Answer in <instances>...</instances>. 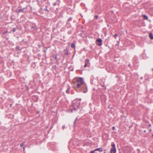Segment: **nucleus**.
Returning a JSON list of instances; mask_svg holds the SVG:
<instances>
[{
    "label": "nucleus",
    "mask_w": 153,
    "mask_h": 153,
    "mask_svg": "<svg viewBox=\"0 0 153 153\" xmlns=\"http://www.w3.org/2000/svg\"><path fill=\"white\" fill-rule=\"evenodd\" d=\"M31 27L34 29V30H36L37 29V27L35 23H32L31 25Z\"/></svg>",
    "instance_id": "obj_5"
},
{
    "label": "nucleus",
    "mask_w": 153,
    "mask_h": 153,
    "mask_svg": "<svg viewBox=\"0 0 153 153\" xmlns=\"http://www.w3.org/2000/svg\"><path fill=\"white\" fill-rule=\"evenodd\" d=\"M45 11H47L48 12H49V11L48 10V9H47V7H45Z\"/></svg>",
    "instance_id": "obj_29"
},
{
    "label": "nucleus",
    "mask_w": 153,
    "mask_h": 153,
    "mask_svg": "<svg viewBox=\"0 0 153 153\" xmlns=\"http://www.w3.org/2000/svg\"><path fill=\"white\" fill-rule=\"evenodd\" d=\"M77 119H78L77 117H76V118L75 119V120H74V126H74V125H75L76 122V121H77Z\"/></svg>",
    "instance_id": "obj_22"
},
{
    "label": "nucleus",
    "mask_w": 153,
    "mask_h": 153,
    "mask_svg": "<svg viewBox=\"0 0 153 153\" xmlns=\"http://www.w3.org/2000/svg\"><path fill=\"white\" fill-rule=\"evenodd\" d=\"M58 1V3H57V2H54V3H53V6H56V5H57V4H58V5H59V4L60 3V1H59V0H58V1Z\"/></svg>",
    "instance_id": "obj_13"
},
{
    "label": "nucleus",
    "mask_w": 153,
    "mask_h": 153,
    "mask_svg": "<svg viewBox=\"0 0 153 153\" xmlns=\"http://www.w3.org/2000/svg\"><path fill=\"white\" fill-rule=\"evenodd\" d=\"M149 36L151 39H153V34L152 33H150Z\"/></svg>",
    "instance_id": "obj_20"
},
{
    "label": "nucleus",
    "mask_w": 153,
    "mask_h": 153,
    "mask_svg": "<svg viewBox=\"0 0 153 153\" xmlns=\"http://www.w3.org/2000/svg\"><path fill=\"white\" fill-rule=\"evenodd\" d=\"M22 50V48L19 46H17L15 48V50L16 51H20Z\"/></svg>",
    "instance_id": "obj_8"
},
{
    "label": "nucleus",
    "mask_w": 153,
    "mask_h": 153,
    "mask_svg": "<svg viewBox=\"0 0 153 153\" xmlns=\"http://www.w3.org/2000/svg\"><path fill=\"white\" fill-rule=\"evenodd\" d=\"M2 37L4 39H6L7 40L9 39L8 38L6 37V36L5 35H4V36H3L2 34Z\"/></svg>",
    "instance_id": "obj_21"
},
{
    "label": "nucleus",
    "mask_w": 153,
    "mask_h": 153,
    "mask_svg": "<svg viewBox=\"0 0 153 153\" xmlns=\"http://www.w3.org/2000/svg\"><path fill=\"white\" fill-rule=\"evenodd\" d=\"M52 58L54 59H57V55L56 54H52Z\"/></svg>",
    "instance_id": "obj_14"
},
{
    "label": "nucleus",
    "mask_w": 153,
    "mask_h": 153,
    "mask_svg": "<svg viewBox=\"0 0 153 153\" xmlns=\"http://www.w3.org/2000/svg\"><path fill=\"white\" fill-rule=\"evenodd\" d=\"M24 41V39H22V42H23V41Z\"/></svg>",
    "instance_id": "obj_42"
},
{
    "label": "nucleus",
    "mask_w": 153,
    "mask_h": 153,
    "mask_svg": "<svg viewBox=\"0 0 153 153\" xmlns=\"http://www.w3.org/2000/svg\"><path fill=\"white\" fill-rule=\"evenodd\" d=\"M81 99H76L72 102V106L73 107L71 112L73 111H78V110L81 111L80 108V104L81 102Z\"/></svg>",
    "instance_id": "obj_2"
},
{
    "label": "nucleus",
    "mask_w": 153,
    "mask_h": 153,
    "mask_svg": "<svg viewBox=\"0 0 153 153\" xmlns=\"http://www.w3.org/2000/svg\"><path fill=\"white\" fill-rule=\"evenodd\" d=\"M18 27H13L12 30H11V31H13V32H14L16 31V30L18 29Z\"/></svg>",
    "instance_id": "obj_15"
},
{
    "label": "nucleus",
    "mask_w": 153,
    "mask_h": 153,
    "mask_svg": "<svg viewBox=\"0 0 153 153\" xmlns=\"http://www.w3.org/2000/svg\"><path fill=\"white\" fill-rule=\"evenodd\" d=\"M40 112L39 111L37 112V113L38 114Z\"/></svg>",
    "instance_id": "obj_44"
},
{
    "label": "nucleus",
    "mask_w": 153,
    "mask_h": 153,
    "mask_svg": "<svg viewBox=\"0 0 153 153\" xmlns=\"http://www.w3.org/2000/svg\"><path fill=\"white\" fill-rule=\"evenodd\" d=\"M55 68L56 67V65H55Z\"/></svg>",
    "instance_id": "obj_48"
},
{
    "label": "nucleus",
    "mask_w": 153,
    "mask_h": 153,
    "mask_svg": "<svg viewBox=\"0 0 153 153\" xmlns=\"http://www.w3.org/2000/svg\"><path fill=\"white\" fill-rule=\"evenodd\" d=\"M85 63L87 64H89V60L88 59H86L85 60Z\"/></svg>",
    "instance_id": "obj_17"
},
{
    "label": "nucleus",
    "mask_w": 153,
    "mask_h": 153,
    "mask_svg": "<svg viewBox=\"0 0 153 153\" xmlns=\"http://www.w3.org/2000/svg\"><path fill=\"white\" fill-rule=\"evenodd\" d=\"M47 50V49H46V50H44V52H45V53H46V50Z\"/></svg>",
    "instance_id": "obj_37"
},
{
    "label": "nucleus",
    "mask_w": 153,
    "mask_h": 153,
    "mask_svg": "<svg viewBox=\"0 0 153 153\" xmlns=\"http://www.w3.org/2000/svg\"><path fill=\"white\" fill-rule=\"evenodd\" d=\"M143 132L144 133H146V130H144V131H143Z\"/></svg>",
    "instance_id": "obj_38"
},
{
    "label": "nucleus",
    "mask_w": 153,
    "mask_h": 153,
    "mask_svg": "<svg viewBox=\"0 0 153 153\" xmlns=\"http://www.w3.org/2000/svg\"><path fill=\"white\" fill-rule=\"evenodd\" d=\"M72 19V18L71 17H70L68 19L67 22H69V21H71Z\"/></svg>",
    "instance_id": "obj_24"
},
{
    "label": "nucleus",
    "mask_w": 153,
    "mask_h": 153,
    "mask_svg": "<svg viewBox=\"0 0 153 153\" xmlns=\"http://www.w3.org/2000/svg\"><path fill=\"white\" fill-rule=\"evenodd\" d=\"M27 10V6H26L23 8H22V7L21 5H20L16 9V12L17 13H20L23 12L24 13H26Z\"/></svg>",
    "instance_id": "obj_3"
},
{
    "label": "nucleus",
    "mask_w": 153,
    "mask_h": 153,
    "mask_svg": "<svg viewBox=\"0 0 153 153\" xmlns=\"http://www.w3.org/2000/svg\"><path fill=\"white\" fill-rule=\"evenodd\" d=\"M143 16V17L144 19H146V20H147L148 19V17L146 15L144 14Z\"/></svg>",
    "instance_id": "obj_16"
},
{
    "label": "nucleus",
    "mask_w": 153,
    "mask_h": 153,
    "mask_svg": "<svg viewBox=\"0 0 153 153\" xmlns=\"http://www.w3.org/2000/svg\"><path fill=\"white\" fill-rule=\"evenodd\" d=\"M75 80L76 81L74 83L75 90H80L84 93L87 92V87L84 82L83 78L79 77L76 79Z\"/></svg>",
    "instance_id": "obj_1"
},
{
    "label": "nucleus",
    "mask_w": 153,
    "mask_h": 153,
    "mask_svg": "<svg viewBox=\"0 0 153 153\" xmlns=\"http://www.w3.org/2000/svg\"><path fill=\"white\" fill-rule=\"evenodd\" d=\"M8 32L7 31H6L2 33V35L3 36H4V35H5Z\"/></svg>",
    "instance_id": "obj_26"
},
{
    "label": "nucleus",
    "mask_w": 153,
    "mask_h": 153,
    "mask_svg": "<svg viewBox=\"0 0 153 153\" xmlns=\"http://www.w3.org/2000/svg\"><path fill=\"white\" fill-rule=\"evenodd\" d=\"M149 126H151V124H149Z\"/></svg>",
    "instance_id": "obj_39"
},
{
    "label": "nucleus",
    "mask_w": 153,
    "mask_h": 153,
    "mask_svg": "<svg viewBox=\"0 0 153 153\" xmlns=\"http://www.w3.org/2000/svg\"><path fill=\"white\" fill-rule=\"evenodd\" d=\"M70 91V88H68L66 91V92L67 94H69Z\"/></svg>",
    "instance_id": "obj_23"
},
{
    "label": "nucleus",
    "mask_w": 153,
    "mask_h": 153,
    "mask_svg": "<svg viewBox=\"0 0 153 153\" xmlns=\"http://www.w3.org/2000/svg\"><path fill=\"white\" fill-rule=\"evenodd\" d=\"M116 77H118V76H116Z\"/></svg>",
    "instance_id": "obj_46"
},
{
    "label": "nucleus",
    "mask_w": 153,
    "mask_h": 153,
    "mask_svg": "<svg viewBox=\"0 0 153 153\" xmlns=\"http://www.w3.org/2000/svg\"><path fill=\"white\" fill-rule=\"evenodd\" d=\"M98 17V15H95L94 16V18L96 19H97V18Z\"/></svg>",
    "instance_id": "obj_27"
},
{
    "label": "nucleus",
    "mask_w": 153,
    "mask_h": 153,
    "mask_svg": "<svg viewBox=\"0 0 153 153\" xmlns=\"http://www.w3.org/2000/svg\"><path fill=\"white\" fill-rule=\"evenodd\" d=\"M96 42L97 45L99 46H100L102 45V40L100 38L97 39L96 40Z\"/></svg>",
    "instance_id": "obj_4"
},
{
    "label": "nucleus",
    "mask_w": 153,
    "mask_h": 153,
    "mask_svg": "<svg viewBox=\"0 0 153 153\" xmlns=\"http://www.w3.org/2000/svg\"><path fill=\"white\" fill-rule=\"evenodd\" d=\"M68 50L69 49L68 48H67L66 49L63 51L64 54L66 55H68Z\"/></svg>",
    "instance_id": "obj_6"
},
{
    "label": "nucleus",
    "mask_w": 153,
    "mask_h": 153,
    "mask_svg": "<svg viewBox=\"0 0 153 153\" xmlns=\"http://www.w3.org/2000/svg\"><path fill=\"white\" fill-rule=\"evenodd\" d=\"M87 66V64H86L85 63L84 65V67L85 68Z\"/></svg>",
    "instance_id": "obj_31"
},
{
    "label": "nucleus",
    "mask_w": 153,
    "mask_h": 153,
    "mask_svg": "<svg viewBox=\"0 0 153 153\" xmlns=\"http://www.w3.org/2000/svg\"><path fill=\"white\" fill-rule=\"evenodd\" d=\"M111 146L112 147V148H113V149H114L115 151H116V147H115V144H113L111 145Z\"/></svg>",
    "instance_id": "obj_19"
},
{
    "label": "nucleus",
    "mask_w": 153,
    "mask_h": 153,
    "mask_svg": "<svg viewBox=\"0 0 153 153\" xmlns=\"http://www.w3.org/2000/svg\"><path fill=\"white\" fill-rule=\"evenodd\" d=\"M13 104H10V107H11L12 105Z\"/></svg>",
    "instance_id": "obj_36"
},
{
    "label": "nucleus",
    "mask_w": 153,
    "mask_h": 153,
    "mask_svg": "<svg viewBox=\"0 0 153 153\" xmlns=\"http://www.w3.org/2000/svg\"><path fill=\"white\" fill-rule=\"evenodd\" d=\"M152 71H153V68H152Z\"/></svg>",
    "instance_id": "obj_47"
},
{
    "label": "nucleus",
    "mask_w": 153,
    "mask_h": 153,
    "mask_svg": "<svg viewBox=\"0 0 153 153\" xmlns=\"http://www.w3.org/2000/svg\"><path fill=\"white\" fill-rule=\"evenodd\" d=\"M118 36V34L117 33L115 34L114 35V36H115V37H117V36Z\"/></svg>",
    "instance_id": "obj_35"
},
{
    "label": "nucleus",
    "mask_w": 153,
    "mask_h": 153,
    "mask_svg": "<svg viewBox=\"0 0 153 153\" xmlns=\"http://www.w3.org/2000/svg\"><path fill=\"white\" fill-rule=\"evenodd\" d=\"M71 26V24L68 22H67L66 27L67 28H69Z\"/></svg>",
    "instance_id": "obj_10"
},
{
    "label": "nucleus",
    "mask_w": 153,
    "mask_h": 153,
    "mask_svg": "<svg viewBox=\"0 0 153 153\" xmlns=\"http://www.w3.org/2000/svg\"><path fill=\"white\" fill-rule=\"evenodd\" d=\"M54 68H55V67H54Z\"/></svg>",
    "instance_id": "obj_50"
},
{
    "label": "nucleus",
    "mask_w": 153,
    "mask_h": 153,
    "mask_svg": "<svg viewBox=\"0 0 153 153\" xmlns=\"http://www.w3.org/2000/svg\"><path fill=\"white\" fill-rule=\"evenodd\" d=\"M23 149L24 150H25V147H23Z\"/></svg>",
    "instance_id": "obj_41"
},
{
    "label": "nucleus",
    "mask_w": 153,
    "mask_h": 153,
    "mask_svg": "<svg viewBox=\"0 0 153 153\" xmlns=\"http://www.w3.org/2000/svg\"><path fill=\"white\" fill-rule=\"evenodd\" d=\"M95 151H91L90 152V153H94V152Z\"/></svg>",
    "instance_id": "obj_32"
},
{
    "label": "nucleus",
    "mask_w": 153,
    "mask_h": 153,
    "mask_svg": "<svg viewBox=\"0 0 153 153\" xmlns=\"http://www.w3.org/2000/svg\"><path fill=\"white\" fill-rule=\"evenodd\" d=\"M149 131H152V129H150Z\"/></svg>",
    "instance_id": "obj_40"
},
{
    "label": "nucleus",
    "mask_w": 153,
    "mask_h": 153,
    "mask_svg": "<svg viewBox=\"0 0 153 153\" xmlns=\"http://www.w3.org/2000/svg\"><path fill=\"white\" fill-rule=\"evenodd\" d=\"M99 151L100 152H102L103 151V149L102 148H99L96 149L94 150V151Z\"/></svg>",
    "instance_id": "obj_9"
},
{
    "label": "nucleus",
    "mask_w": 153,
    "mask_h": 153,
    "mask_svg": "<svg viewBox=\"0 0 153 153\" xmlns=\"http://www.w3.org/2000/svg\"><path fill=\"white\" fill-rule=\"evenodd\" d=\"M133 60V61L135 62H136L137 63L138 62H137V60H138V58L137 56H135L134 57Z\"/></svg>",
    "instance_id": "obj_11"
},
{
    "label": "nucleus",
    "mask_w": 153,
    "mask_h": 153,
    "mask_svg": "<svg viewBox=\"0 0 153 153\" xmlns=\"http://www.w3.org/2000/svg\"><path fill=\"white\" fill-rule=\"evenodd\" d=\"M116 152V151H115L114 150V149H113V148H112L111 149V150H110V153H112L113 152V153H115Z\"/></svg>",
    "instance_id": "obj_18"
},
{
    "label": "nucleus",
    "mask_w": 153,
    "mask_h": 153,
    "mask_svg": "<svg viewBox=\"0 0 153 153\" xmlns=\"http://www.w3.org/2000/svg\"><path fill=\"white\" fill-rule=\"evenodd\" d=\"M128 66L130 67V68H131V65L130 64H129L128 65Z\"/></svg>",
    "instance_id": "obj_34"
},
{
    "label": "nucleus",
    "mask_w": 153,
    "mask_h": 153,
    "mask_svg": "<svg viewBox=\"0 0 153 153\" xmlns=\"http://www.w3.org/2000/svg\"><path fill=\"white\" fill-rule=\"evenodd\" d=\"M141 79H143V77H141L140 78Z\"/></svg>",
    "instance_id": "obj_43"
},
{
    "label": "nucleus",
    "mask_w": 153,
    "mask_h": 153,
    "mask_svg": "<svg viewBox=\"0 0 153 153\" xmlns=\"http://www.w3.org/2000/svg\"><path fill=\"white\" fill-rule=\"evenodd\" d=\"M152 136L153 137V134H152Z\"/></svg>",
    "instance_id": "obj_49"
},
{
    "label": "nucleus",
    "mask_w": 153,
    "mask_h": 153,
    "mask_svg": "<svg viewBox=\"0 0 153 153\" xmlns=\"http://www.w3.org/2000/svg\"><path fill=\"white\" fill-rule=\"evenodd\" d=\"M19 38V36L17 37V38Z\"/></svg>",
    "instance_id": "obj_45"
},
{
    "label": "nucleus",
    "mask_w": 153,
    "mask_h": 153,
    "mask_svg": "<svg viewBox=\"0 0 153 153\" xmlns=\"http://www.w3.org/2000/svg\"><path fill=\"white\" fill-rule=\"evenodd\" d=\"M24 143H21L20 144V146L21 147L23 146L24 145Z\"/></svg>",
    "instance_id": "obj_28"
},
{
    "label": "nucleus",
    "mask_w": 153,
    "mask_h": 153,
    "mask_svg": "<svg viewBox=\"0 0 153 153\" xmlns=\"http://www.w3.org/2000/svg\"><path fill=\"white\" fill-rule=\"evenodd\" d=\"M65 128V125H63L62 126V128L63 129H64Z\"/></svg>",
    "instance_id": "obj_30"
},
{
    "label": "nucleus",
    "mask_w": 153,
    "mask_h": 153,
    "mask_svg": "<svg viewBox=\"0 0 153 153\" xmlns=\"http://www.w3.org/2000/svg\"><path fill=\"white\" fill-rule=\"evenodd\" d=\"M115 129V127L114 126H113L112 128V129L114 130Z\"/></svg>",
    "instance_id": "obj_33"
},
{
    "label": "nucleus",
    "mask_w": 153,
    "mask_h": 153,
    "mask_svg": "<svg viewBox=\"0 0 153 153\" xmlns=\"http://www.w3.org/2000/svg\"><path fill=\"white\" fill-rule=\"evenodd\" d=\"M72 33V31L71 30H69L68 31V33L69 34H71Z\"/></svg>",
    "instance_id": "obj_25"
},
{
    "label": "nucleus",
    "mask_w": 153,
    "mask_h": 153,
    "mask_svg": "<svg viewBox=\"0 0 153 153\" xmlns=\"http://www.w3.org/2000/svg\"><path fill=\"white\" fill-rule=\"evenodd\" d=\"M108 68L110 70H112L114 69L113 65L112 64H110L108 65Z\"/></svg>",
    "instance_id": "obj_7"
},
{
    "label": "nucleus",
    "mask_w": 153,
    "mask_h": 153,
    "mask_svg": "<svg viewBox=\"0 0 153 153\" xmlns=\"http://www.w3.org/2000/svg\"><path fill=\"white\" fill-rule=\"evenodd\" d=\"M71 47L74 48V49H75V43L74 42L72 43L71 45Z\"/></svg>",
    "instance_id": "obj_12"
}]
</instances>
